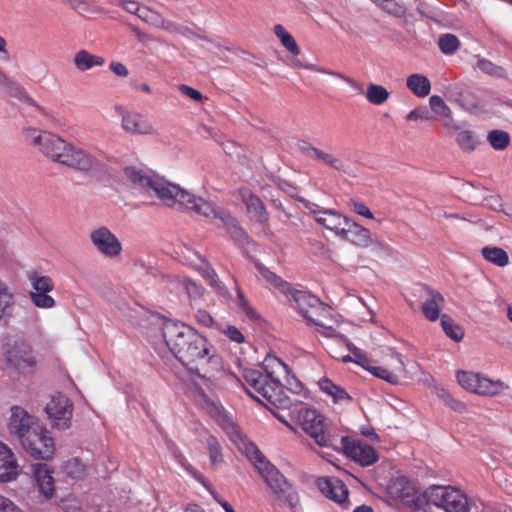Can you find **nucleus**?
<instances>
[{
    "instance_id": "nucleus-1",
    "label": "nucleus",
    "mask_w": 512,
    "mask_h": 512,
    "mask_svg": "<svg viewBox=\"0 0 512 512\" xmlns=\"http://www.w3.org/2000/svg\"><path fill=\"white\" fill-rule=\"evenodd\" d=\"M124 175L136 189L149 195L153 192L165 205L169 207L178 206L198 215L214 218L219 222V225L227 229L232 237L239 238L242 236L243 231L238 227L236 219L229 213L217 211L210 202L196 197L178 185L169 183L144 169L133 166L126 167Z\"/></svg>"
},
{
    "instance_id": "nucleus-2",
    "label": "nucleus",
    "mask_w": 512,
    "mask_h": 512,
    "mask_svg": "<svg viewBox=\"0 0 512 512\" xmlns=\"http://www.w3.org/2000/svg\"><path fill=\"white\" fill-rule=\"evenodd\" d=\"M162 336L175 357L210 387L220 361L207 339L191 326L175 321L164 322Z\"/></svg>"
},
{
    "instance_id": "nucleus-3",
    "label": "nucleus",
    "mask_w": 512,
    "mask_h": 512,
    "mask_svg": "<svg viewBox=\"0 0 512 512\" xmlns=\"http://www.w3.org/2000/svg\"><path fill=\"white\" fill-rule=\"evenodd\" d=\"M237 439L235 444L255 465L259 474L267 484V486L279 498L284 497L290 505L296 499L295 492L292 490L284 476L269 461L265 460L254 443L250 442L242 435L234 426H231Z\"/></svg>"
},
{
    "instance_id": "nucleus-4",
    "label": "nucleus",
    "mask_w": 512,
    "mask_h": 512,
    "mask_svg": "<svg viewBox=\"0 0 512 512\" xmlns=\"http://www.w3.org/2000/svg\"><path fill=\"white\" fill-rule=\"evenodd\" d=\"M244 377L249 386L248 394L264 406L271 405L282 408L288 406L289 400L284 394L281 381L268 379L267 376L256 370L246 371Z\"/></svg>"
},
{
    "instance_id": "nucleus-5",
    "label": "nucleus",
    "mask_w": 512,
    "mask_h": 512,
    "mask_svg": "<svg viewBox=\"0 0 512 512\" xmlns=\"http://www.w3.org/2000/svg\"><path fill=\"white\" fill-rule=\"evenodd\" d=\"M428 504L434 505L445 512H470L471 501L459 488L451 485H432L423 494Z\"/></svg>"
},
{
    "instance_id": "nucleus-6",
    "label": "nucleus",
    "mask_w": 512,
    "mask_h": 512,
    "mask_svg": "<svg viewBox=\"0 0 512 512\" xmlns=\"http://www.w3.org/2000/svg\"><path fill=\"white\" fill-rule=\"evenodd\" d=\"M22 133L25 141L36 151L54 163L59 162L67 144L61 136L36 127H25Z\"/></svg>"
},
{
    "instance_id": "nucleus-7",
    "label": "nucleus",
    "mask_w": 512,
    "mask_h": 512,
    "mask_svg": "<svg viewBox=\"0 0 512 512\" xmlns=\"http://www.w3.org/2000/svg\"><path fill=\"white\" fill-rule=\"evenodd\" d=\"M22 448L35 459L49 461L56 452V443L51 432L44 426L38 425L20 442Z\"/></svg>"
},
{
    "instance_id": "nucleus-8",
    "label": "nucleus",
    "mask_w": 512,
    "mask_h": 512,
    "mask_svg": "<svg viewBox=\"0 0 512 512\" xmlns=\"http://www.w3.org/2000/svg\"><path fill=\"white\" fill-rule=\"evenodd\" d=\"M456 378L463 389L480 396H495L508 389L503 381L492 380L472 371H459Z\"/></svg>"
},
{
    "instance_id": "nucleus-9",
    "label": "nucleus",
    "mask_w": 512,
    "mask_h": 512,
    "mask_svg": "<svg viewBox=\"0 0 512 512\" xmlns=\"http://www.w3.org/2000/svg\"><path fill=\"white\" fill-rule=\"evenodd\" d=\"M348 349L355 357V362L369 371L372 375L387 381L390 384H398L405 374V366L402 358L396 355L390 368L373 366L363 351L353 344H348Z\"/></svg>"
},
{
    "instance_id": "nucleus-10",
    "label": "nucleus",
    "mask_w": 512,
    "mask_h": 512,
    "mask_svg": "<svg viewBox=\"0 0 512 512\" xmlns=\"http://www.w3.org/2000/svg\"><path fill=\"white\" fill-rule=\"evenodd\" d=\"M191 392L195 403L203 410H205L209 415L215 418L223 427V429L226 430L230 439L235 443V439H237V437L231 426H234L240 433L241 431L239 427L234 424L223 412V408L219 401L216 398L207 395L198 383L194 384Z\"/></svg>"
},
{
    "instance_id": "nucleus-11",
    "label": "nucleus",
    "mask_w": 512,
    "mask_h": 512,
    "mask_svg": "<svg viewBox=\"0 0 512 512\" xmlns=\"http://www.w3.org/2000/svg\"><path fill=\"white\" fill-rule=\"evenodd\" d=\"M298 422L319 446L337 447L334 440L325 433L324 419L316 410L301 409L298 413Z\"/></svg>"
},
{
    "instance_id": "nucleus-12",
    "label": "nucleus",
    "mask_w": 512,
    "mask_h": 512,
    "mask_svg": "<svg viewBox=\"0 0 512 512\" xmlns=\"http://www.w3.org/2000/svg\"><path fill=\"white\" fill-rule=\"evenodd\" d=\"M89 240L95 250L109 259H116L123 252L119 238L106 226H98L89 232Z\"/></svg>"
},
{
    "instance_id": "nucleus-13",
    "label": "nucleus",
    "mask_w": 512,
    "mask_h": 512,
    "mask_svg": "<svg viewBox=\"0 0 512 512\" xmlns=\"http://www.w3.org/2000/svg\"><path fill=\"white\" fill-rule=\"evenodd\" d=\"M286 296L299 313L310 323L320 320V316L328 314L329 312L319 298L305 291L291 288Z\"/></svg>"
},
{
    "instance_id": "nucleus-14",
    "label": "nucleus",
    "mask_w": 512,
    "mask_h": 512,
    "mask_svg": "<svg viewBox=\"0 0 512 512\" xmlns=\"http://www.w3.org/2000/svg\"><path fill=\"white\" fill-rule=\"evenodd\" d=\"M58 164L80 172H90L98 168L99 161L85 149L67 142Z\"/></svg>"
},
{
    "instance_id": "nucleus-15",
    "label": "nucleus",
    "mask_w": 512,
    "mask_h": 512,
    "mask_svg": "<svg viewBox=\"0 0 512 512\" xmlns=\"http://www.w3.org/2000/svg\"><path fill=\"white\" fill-rule=\"evenodd\" d=\"M52 427L58 430H67L71 427L73 404L68 397L57 394L51 398L45 407Z\"/></svg>"
},
{
    "instance_id": "nucleus-16",
    "label": "nucleus",
    "mask_w": 512,
    "mask_h": 512,
    "mask_svg": "<svg viewBox=\"0 0 512 512\" xmlns=\"http://www.w3.org/2000/svg\"><path fill=\"white\" fill-rule=\"evenodd\" d=\"M336 446V449H342L348 457L363 466H369L373 464L378 458L375 449L371 445L359 439L342 437L340 439V445L338 446L336 444Z\"/></svg>"
},
{
    "instance_id": "nucleus-17",
    "label": "nucleus",
    "mask_w": 512,
    "mask_h": 512,
    "mask_svg": "<svg viewBox=\"0 0 512 512\" xmlns=\"http://www.w3.org/2000/svg\"><path fill=\"white\" fill-rule=\"evenodd\" d=\"M39 425L38 420L31 416L25 409L14 406L8 421L10 435L15 436L19 442L30 434Z\"/></svg>"
},
{
    "instance_id": "nucleus-18",
    "label": "nucleus",
    "mask_w": 512,
    "mask_h": 512,
    "mask_svg": "<svg viewBox=\"0 0 512 512\" xmlns=\"http://www.w3.org/2000/svg\"><path fill=\"white\" fill-rule=\"evenodd\" d=\"M121 110V128L132 136L152 135L155 128L152 122L142 113L134 110Z\"/></svg>"
},
{
    "instance_id": "nucleus-19",
    "label": "nucleus",
    "mask_w": 512,
    "mask_h": 512,
    "mask_svg": "<svg viewBox=\"0 0 512 512\" xmlns=\"http://www.w3.org/2000/svg\"><path fill=\"white\" fill-rule=\"evenodd\" d=\"M6 366L18 373H28L35 364L31 349L25 344H15L5 354Z\"/></svg>"
},
{
    "instance_id": "nucleus-20",
    "label": "nucleus",
    "mask_w": 512,
    "mask_h": 512,
    "mask_svg": "<svg viewBox=\"0 0 512 512\" xmlns=\"http://www.w3.org/2000/svg\"><path fill=\"white\" fill-rule=\"evenodd\" d=\"M349 219V217L334 209H326L323 212L315 213V221L337 238L344 235V228L347 226Z\"/></svg>"
},
{
    "instance_id": "nucleus-21",
    "label": "nucleus",
    "mask_w": 512,
    "mask_h": 512,
    "mask_svg": "<svg viewBox=\"0 0 512 512\" xmlns=\"http://www.w3.org/2000/svg\"><path fill=\"white\" fill-rule=\"evenodd\" d=\"M339 239L360 248H368L374 243L371 231L352 219H349L347 226L344 228V235H341Z\"/></svg>"
},
{
    "instance_id": "nucleus-22",
    "label": "nucleus",
    "mask_w": 512,
    "mask_h": 512,
    "mask_svg": "<svg viewBox=\"0 0 512 512\" xmlns=\"http://www.w3.org/2000/svg\"><path fill=\"white\" fill-rule=\"evenodd\" d=\"M320 491L328 498L339 504H344L348 499V489L338 478L322 477L317 480Z\"/></svg>"
},
{
    "instance_id": "nucleus-23",
    "label": "nucleus",
    "mask_w": 512,
    "mask_h": 512,
    "mask_svg": "<svg viewBox=\"0 0 512 512\" xmlns=\"http://www.w3.org/2000/svg\"><path fill=\"white\" fill-rule=\"evenodd\" d=\"M21 468L12 450L0 441V481L9 482L20 474Z\"/></svg>"
},
{
    "instance_id": "nucleus-24",
    "label": "nucleus",
    "mask_w": 512,
    "mask_h": 512,
    "mask_svg": "<svg viewBox=\"0 0 512 512\" xmlns=\"http://www.w3.org/2000/svg\"><path fill=\"white\" fill-rule=\"evenodd\" d=\"M240 196L246 206L249 217L257 223H267L269 215L262 200L248 189H241Z\"/></svg>"
},
{
    "instance_id": "nucleus-25",
    "label": "nucleus",
    "mask_w": 512,
    "mask_h": 512,
    "mask_svg": "<svg viewBox=\"0 0 512 512\" xmlns=\"http://www.w3.org/2000/svg\"><path fill=\"white\" fill-rule=\"evenodd\" d=\"M300 150L307 158L317 160L337 171H345L346 165L344 161L336 155L318 149L309 143H303L300 146Z\"/></svg>"
},
{
    "instance_id": "nucleus-26",
    "label": "nucleus",
    "mask_w": 512,
    "mask_h": 512,
    "mask_svg": "<svg viewBox=\"0 0 512 512\" xmlns=\"http://www.w3.org/2000/svg\"><path fill=\"white\" fill-rule=\"evenodd\" d=\"M35 481L38 485L39 492L46 498L53 497L55 492L54 478L52 471L46 464H37L34 467Z\"/></svg>"
},
{
    "instance_id": "nucleus-27",
    "label": "nucleus",
    "mask_w": 512,
    "mask_h": 512,
    "mask_svg": "<svg viewBox=\"0 0 512 512\" xmlns=\"http://www.w3.org/2000/svg\"><path fill=\"white\" fill-rule=\"evenodd\" d=\"M426 297L422 303V312L429 321H435L440 316V311L444 306L443 296L432 289L425 288Z\"/></svg>"
},
{
    "instance_id": "nucleus-28",
    "label": "nucleus",
    "mask_w": 512,
    "mask_h": 512,
    "mask_svg": "<svg viewBox=\"0 0 512 512\" xmlns=\"http://www.w3.org/2000/svg\"><path fill=\"white\" fill-rule=\"evenodd\" d=\"M102 56L90 53L86 49H81L74 54L73 65L79 72H86L95 67H102L105 64Z\"/></svg>"
},
{
    "instance_id": "nucleus-29",
    "label": "nucleus",
    "mask_w": 512,
    "mask_h": 512,
    "mask_svg": "<svg viewBox=\"0 0 512 512\" xmlns=\"http://www.w3.org/2000/svg\"><path fill=\"white\" fill-rule=\"evenodd\" d=\"M187 251V255L185 252H182L190 265L198 266L199 263L202 264V275L206 279L209 285L214 288H220V282L218 276L213 268L210 267L208 263L195 251H192L188 247H185Z\"/></svg>"
},
{
    "instance_id": "nucleus-30",
    "label": "nucleus",
    "mask_w": 512,
    "mask_h": 512,
    "mask_svg": "<svg viewBox=\"0 0 512 512\" xmlns=\"http://www.w3.org/2000/svg\"><path fill=\"white\" fill-rule=\"evenodd\" d=\"M139 18L151 26L164 29L170 33H176L179 31V27L176 23L163 18L158 12L147 7L142 8L141 13L139 14Z\"/></svg>"
},
{
    "instance_id": "nucleus-31",
    "label": "nucleus",
    "mask_w": 512,
    "mask_h": 512,
    "mask_svg": "<svg viewBox=\"0 0 512 512\" xmlns=\"http://www.w3.org/2000/svg\"><path fill=\"white\" fill-rule=\"evenodd\" d=\"M263 369L268 379L281 381L288 376V366L274 355H268L263 361Z\"/></svg>"
},
{
    "instance_id": "nucleus-32",
    "label": "nucleus",
    "mask_w": 512,
    "mask_h": 512,
    "mask_svg": "<svg viewBox=\"0 0 512 512\" xmlns=\"http://www.w3.org/2000/svg\"><path fill=\"white\" fill-rule=\"evenodd\" d=\"M319 388L322 392L332 398L334 403L350 402V395L342 387L334 384L328 378H322L318 382Z\"/></svg>"
},
{
    "instance_id": "nucleus-33",
    "label": "nucleus",
    "mask_w": 512,
    "mask_h": 512,
    "mask_svg": "<svg viewBox=\"0 0 512 512\" xmlns=\"http://www.w3.org/2000/svg\"><path fill=\"white\" fill-rule=\"evenodd\" d=\"M408 89L418 97H426L431 90V83L429 79L422 74H411L406 79Z\"/></svg>"
},
{
    "instance_id": "nucleus-34",
    "label": "nucleus",
    "mask_w": 512,
    "mask_h": 512,
    "mask_svg": "<svg viewBox=\"0 0 512 512\" xmlns=\"http://www.w3.org/2000/svg\"><path fill=\"white\" fill-rule=\"evenodd\" d=\"M365 97L373 105L380 106L390 97V92L382 85L369 84L367 86Z\"/></svg>"
},
{
    "instance_id": "nucleus-35",
    "label": "nucleus",
    "mask_w": 512,
    "mask_h": 512,
    "mask_svg": "<svg viewBox=\"0 0 512 512\" xmlns=\"http://www.w3.org/2000/svg\"><path fill=\"white\" fill-rule=\"evenodd\" d=\"M14 306V293L8 284L0 278V322Z\"/></svg>"
},
{
    "instance_id": "nucleus-36",
    "label": "nucleus",
    "mask_w": 512,
    "mask_h": 512,
    "mask_svg": "<svg viewBox=\"0 0 512 512\" xmlns=\"http://www.w3.org/2000/svg\"><path fill=\"white\" fill-rule=\"evenodd\" d=\"M482 255L488 262H491L499 267H504L509 263V257L506 251L499 247H484Z\"/></svg>"
},
{
    "instance_id": "nucleus-37",
    "label": "nucleus",
    "mask_w": 512,
    "mask_h": 512,
    "mask_svg": "<svg viewBox=\"0 0 512 512\" xmlns=\"http://www.w3.org/2000/svg\"><path fill=\"white\" fill-rule=\"evenodd\" d=\"M259 273L261 276L270 284H272L275 288H277L280 292H282L285 295H288V292L290 291L291 287L289 283L282 280L279 276H277L275 273L267 269L261 264L256 265Z\"/></svg>"
},
{
    "instance_id": "nucleus-38",
    "label": "nucleus",
    "mask_w": 512,
    "mask_h": 512,
    "mask_svg": "<svg viewBox=\"0 0 512 512\" xmlns=\"http://www.w3.org/2000/svg\"><path fill=\"white\" fill-rule=\"evenodd\" d=\"M456 142L458 146L465 152L474 151L480 141L475 132L470 130H461L457 133Z\"/></svg>"
},
{
    "instance_id": "nucleus-39",
    "label": "nucleus",
    "mask_w": 512,
    "mask_h": 512,
    "mask_svg": "<svg viewBox=\"0 0 512 512\" xmlns=\"http://www.w3.org/2000/svg\"><path fill=\"white\" fill-rule=\"evenodd\" d=\"M274 33L280 40L281 44L289 52H291L295 56L300 54V48L298 47L295 39L281 24H277L274 26Z\"/></svg>"
},
{
    "instance_id": "nucleus-40",
    "label": "nucleus",
    "mask_w": 512,
    "mask_h": 512,
    "mask_svg": "<svg viewBox=\"0 0 512 512\" xmlns=\"http://www.w3.org/2000/svg\"><path fill=\"white\" fill-rule=\"evenodd\" d=\"M29 281L32 286V290L30 292H51L54 289V283L52 279L48 276H41L37 273H33L29 275Z\"/></svg>"
},
{
    "instance_id": "nucleus-41",
    "label": "nucleus",
    "mask_w": 512,
    "mask_h": 512,
    "mask_svg": "<svg viewBox=\"0 0 512 512\" xmlns=\"http://www.w3.org/2000/svg\"><path fill=\"white\" fill-rule=\"evenodd\" d=\"M441 326L449 338L456 342L462 340L464 336L463 330L448 315L444 314L441 316Z\"/></svg>"
},
{
    "instance_id": "nucleus-42",
    "label": "nucleus",
    "mask_w": 512,
    "mask_h": 512,
    "mask_svg": "<svg viewBox=\"0 0 512 512\" xmlns=\"http://www.w3.org/2000/svg\"><path fill=\"white\" fill-rule=\"evenodd\" d=\"M489 144L495 150H504L510 143V136L502 130H492L487 135Z\"/></svg>"
},
{
    "instance_id": "nucleus-43",
    "label": "nucleus",
    "mask_w": 512,
    "mask_h": 512,
    "mask_svg": "<svg viewBox=\"0 0 512 512\" xmlns=\"http://www.w3.org/2000/svg\"><path fill=\"white\" fill-rule=\"evenodd\" d=\"M63 471L73 479H80L85 475L86 467L78 458H72L65 462Z\"/></svg>"
},
{
    "instance_id": "nucleus-44",
    "label": "nucleus",
    "mask_w": 512,
    "mask_h": 512,
    "mask_svg": "<svg viewBox=\"0 0 512 512\" xmlns=\"http://www.w3.org/2000/svg\"><path fill=\"white\" fill-rule=\"evenodd\" d=\"M50 292H29V297L32 303L41 309H51L55 307L56 301L55 299L49 295Z\"/></svg>"
},
{
    "instance_id": "nucleus-45",
    "label": "nucleus",
    "mask_w": 512,
    "mask_h": 512,
    "mask_svg": "<svg viewBox=\"0 0 512 512\" xmlns=\"http://www.w3.org/2000/svg\"><path fill=\"white\" fill-rule=\"evenodd\" d=\"M209 457L212 465H218L223 461L220 442L214 436H209L206 440Z\"/></svg>"
},
{
    "instance_id": "nucleus-46",
    "label": "nucleus",
    "mask_w": 512,
    "mask_h": 512,
    "mask_svg": "<svg viewBox=\"0 0 512 512\" xmlns=\"http://www.w3.org/2000/svg\"><path fill=\"white\" fill-rule=\"evenodd\" d=\"M439 47L445 54L454 53L459 47V40L455 35L445 34L439 39Z\"/></svg>"
},
{
    "instance_id": "nucleus-47",
    "label": "nucleus",
    "mask_w": 512,
    "mask_h": 512,
    "mask_svg": "<svg viewBox=\"0 0 512 512\" xmlns=\"http://www.w3.org/2000/svg\"><path fill=\"white\" fill-rule=\"evenodd\" d=\"M347 206L354 213H356V214H358V215H360L362 217H365L367 219H373L374 218V214L371 212V210L368 208V206L364 202H362L360 200L350 199L347 202Z\"/></svg>"
},
{
    "instance_id": "nucleus-48",
    "label": "nucleus",
    "mask_w": 512,
    "mask_h": 512,
    "mask_svg": "<svg viewBox=\"0 0 512 512\" xmlns=\"http://www.w3.org/2000/svg\"><path fill=\"white\" fill-rule=\"evenodd\" d=\"M430 106L431 109L439 116L441 117H449L451 114L450 108L446 105L444 100L437 95H433L430 98Z\"/></svg>"
},
{
    "instance_id": "nucleus-49",
    "label": "nucleus",
    "mask_w": 512,
    "mask_h": 512,
    "mask_svg": "<svg viewBox=\"0 0 512 512\" xmlns=\"http://www.w3.org/2000/svg\"><path fill=\"white\" fill-rule=\"evenodd\" d=\"M325 315L326 314H324L323 316H320V320L313 321L311 323L317 327V331L320 332L322 335L329 337V338L337 337L339 335L337 329L335 327H333L332 325H329L328 323H326Z\"/></svg>"
},
{
    "instance_id": "nucleus-50",
    "label": "nucleus",
    "mask_w": 512,
    "mask_h": 512,
    "mask_svg": "<svg viewBox=\"0 0 512 512\" xmlns=\"http://www.w3.org/2000/svg\"><path fill=\"white\" fill-rule=\"evenodd\" d=\"M439 396L444 399L445 404L452 410L458 413H463L466 411V405L463 402L454 399L445 390L442 389L439 393Z\"/></svg>"
},
{
    "instance_id": "nucleus-51",
    "label": "nucleus",
    "mask_w": 512,
    "mask_h": 512,
    "mask_svg": "<svg viewBox=\"0 0 512 512\" xmlns=\"http://www.w3.org/2000/svg\"><path fill=\"white\" fill-rule=\"evenodd\" d=\"M195 478L201 482L212 494L214 500L221 505L225 512H236L234 508L225 500H223L216 492L210 489L209 485L205 482L203 477L197 473H194Z\"/></svg>"
},
{
    "instance_id": "nucleus-52",
    "label": "nucleus",
    "mask_w": 512,
    "mask_h": 512,
    "mask_svg": "<svg viewBox=\"0 0 512 512\" xmlns=\"http://www.w3.org/2000/svg\"><path fill=\"white\" fill-rule=\"evenodd\" d=\"M115 5L122 7L124 10L131 14H136L139 16V14L142 11V8L140 4L134 0H117L115 2Z\"/></svg>"
},
{
    "instance_id": "nucleus-53",
    "label": "nucleus",
    "mask_w": 512,
    "mask_h": 512,
    "mask_svg": "<svg viewBox=\"0 0 512 512\" xmlns=\"http://www.w3.org/2000/svg\"><path fill=\"white\" fill-rule=\"evenodd\" d=\"M0 512H25L11 499L0 495Z\"/></svg>"
},
{
    "instance_id": "nucleus-54",
    "label": "nucleus",
    "mask_w": 512,
    "mask_h": 512,
    "mask_svg": "<svg viewBox=\"0 0 512 512\" xmlns=\"http://www.w3.org/2000/svg\"><path fill=\"white\" fill-rule=\"evenodd\" d=\"M477 67L481 71H483L489 75H499V72H500L499 67H497L491 61L486 60V59H479L477 62Z\"/></svg>"
},
{
    "instance_id": "nucleus-55",
    "label": "nucleus",
    "mask_w": 512,
    "mask_h": 512,
    "mask_svg": "<svg viewBox=\"0 0 512 512\" xmlns=\"http://www.w3.org/2000/svg\"><path fill=\"white\" fill-rule=\"evenodd\" d=\"M224 333L231 341H234L236 343H243L245 341L244 335L235 326H227Z\"/></svg>"
},
{
    "instance_id": "nucleus-56",
    "label": "nucleus",
    "mask_w": 512,
    "mask_h": 512,
    "mask_svg": "<svg viewBox=\"0 0 512 512\" xmlns=\"http://www.w3.org/2000/svg\"><path fill=\"white\" fill-rule=\"evenodd\" d=\"M179 91L189 97L190 99L196 101V102H200L202 99H203V95L200 91L190 87V86H187V85H180L179 86Z\"/></svg>"
},
{
    "instance_id": "nucleus-57",
    "label": "nucleus",
    "mask_w": 512,
    "mask_h": 512,
    "mask_svg": "<svg viewBox=\"0 0 512 512\" xmlns=\"http://www.w3.org/2000/svg\"><path fill=\"white\" fill-rule=\"evenodd\" d=\"M110 70L119 77H127L129 75L128 68L121 62L112 61L109 65Z\"/></svg>"
},
{
    "instance_id": "nucleus-58",
    "label": "nucleus",
    "mask_w": 512,
    "mask_h": 512,
    "mask_svg": "<svg viewBox=\"0 0 512 512\" xmlns=\"http://www.w3.org/2000/svg\"><path fill=\"white\" fill-rule=\"evenodd\" d=\"M195 318L203 326L210 327L213 324V318L206 310H198Z\"/></svg>"
},
{
    "instance_id": "nucleus-59",
    "label": "nucleus",
    "mask_w": 512,
    "mask_h": 512,
    "mask_svg": "<svg viewBox=\"0 0 512 512\" xmlns=\"http://www.w3.org/2000/svg\"><path fill=\"white\" fill-rule=\"evenodd\" d=\"M428 119H429L428 113L426 111H422L420 109H414V110L410 111L406 116L407 121L428 120Z\"/></svg>"
},
{
    "instance_id": "nucleus-60",
    "label": "nucleus",
    "mask_w": 512,
    "mask_h": 512,
    "mask_svg": "<svg viewBox=\"0 0 512 512\" xmlns=\"http://www.w3.org/2000/svg\"><path fill=\"white\" fill-rule=\"evenodd\" d=\"M238 295H239V303L242 306V308L244 309V311L246 312V314L249 315L251 318L255 317V312L252 310L251 307H249L243 294L240 291H238Z\"/></svg>"
},
{
    "instance_id": "nucleus-61",
    "label": "nucleus",
    "mask_w": 512,
    "mask_h": 512,
    "mask_svg": "<svg viewBox=\"0 0 512 512\" xmlns=\"http://www.w3.org/2000/svg\"><path fill=\"white\" fill-rule=\"evenodd\" d=\"M305 207H306V209H308L309 214L313 217L314 220H315V213L316 212H323V211L326 210L324 208L319 207L317 204L311 203V202H307L305 204Z\"/></svg>"
},
{
    "instance_id": "nucleus-62",
    "label": "nucleus",
    "mask_w": 512,
    "mask_h": 512,
    "mask_svg": "<svg viewBox=\"0 0 512 512\" xmlns=\"http://www.w3.org/2000/svg\"><path fill=\"white\" fill-rule=\"evenodd\" d=\"M436 217L438 220H441L442 218H447V219H459L460 218L458 214L448 213L447 211H444L442 209H439L436 211Z\"/></svg>"
},
{
    "instance_id": "nucleus-63",
    "label": "nucleus",
    "mask_w": 512,
    "mask_h": 512,
    "mask_svg": "<svg viewBox=\"0 0 512 512\" xmlns=\"http://www.w3.org/2000/svg\"><path fill=\"white\" fill-rule=\"evenodd\" d=\"M0 54L3 55L1 57L2 59H4V60H8L9 59V54H8V51H7V41L1 35H0Z\"/></svg>"
},
{
    "instance_id": "nucleus-64",
    "label": "nucleus",
    "mask_w": 512,
    "mask_h": 512,
    "mask_svg": "<svg viewBox=\"0 0 512 512\" xmlns=\"http://www.w3.org/2000/svg\"><path fill=\"white\" fill-rule=\"evenodd\" d=\"M184 512H205V510L198 505H189Z\"/></svg>"
}]
</instances>
